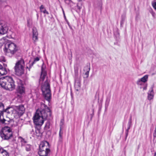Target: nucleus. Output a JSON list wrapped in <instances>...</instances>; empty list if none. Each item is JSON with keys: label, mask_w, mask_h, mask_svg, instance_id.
Returning <instances> with one entry per match:
<instances>
[{"label": "nucleus", "mask_w": 156, "mask_h": 156, "mask_svg": "<svg viewBox=\"0 0 156 156\" xmlns=\"http://www.w3.org/2000/svg\"><path fill=\"white\" fill-rule=\"evenodd\" d=\"M8 153L3 149L0 148V156H9Z\"/></svg>", "instance_id": "obj_17"}, {"label": "nucleus", "mask_w": 156, "mask_h": 156, "mask_svg": "<svg viewBox=\"0 0 156 156\" xmlns=\"http://www.w3.org/2000/svg\"><path fill=\"white\" fill-rule=\"evenodd\" d=\"M154 156H156V152L154 153Z\"/></svg>", "instance_id": "obj_40"}, {"label": "nucleus", "mask_w": 156, "mask_h": 156, "mask_svg": "<svg viewBox=\"0 0 156 156\" xmlns=\"http://www.w3.org/2000/svg\"><path fill=\"white\" fill-rule=\"evenodd\" d=\"M50 123L49 122H47L46 123L44 128L46 129H48L50 128Z\"/></svg>", "instance_id": "obj_28"}, {"label": "nucleus", "mask_w": 156, "mask_h": 156, "mask_svg": "<svg viewBox=\"0 0 156 156\" xmlns=\"http://www.w3.org/2000/svg\"><path fill=\"white\" fill-rule=\"evenodd\" d=\"M46 75V73L44 71H43L42 69V72L41 75V76L39 80L40 83H42V82L45 79V77Z\"/></svg>", "instance_id": "obj_16"}, {"label": "nucleus", "mask_w": 156, "mask_h": 156, "mask_svg": "<svg viewBox=\"0 0 156 156\" xmlns=\"http://www.w3.org/2000/svg\"><path fill=\"white\" fill-rule=\"evenodd\" d=\"M40 59L38 57H37L36 58H35L34 59V61L33 63V64H34L35 62L38 61Z\"/></svg>", "instance_id": "obj_35"}, {"label": "nucleus", "mask_w": 156, "mask_h": 156, "mask_svg": "<svg viewBox=\"0 0 156 156\" xmlns=\"http://www.w3.org/2000/svg\"><path fill=\"white\" fill-rule=\"evenodd\" d=\"M32 24V22L30 20H27V25L29 27H30Z\"/></svg>", "instance_id": "obj_30"}, {"label": "nucleus", "mask_w": 156, "mask_h": 156, "mask_svg": "<svg viewBox=\"0 0 156 156\" xmlns=\"http://www.w3.org/2000/svg\"><path fill=\"white\" fill-rule=\"evenodd\" d=\"M12 135L11 129L9 127L7 126L3 128L0 131V136L4 140H9L12 137Z\"/></svg>", "instance_id": "obj_5"}, {"label": "nucleus", "mask_w": 156, "mask_h": 156, "mask_svg": "<svg viewBox=\"0 0 156 156\" xmlns=\"http://www.w3.org/2000/svg\"><path fill=\"white\" fill-rule=\"evenodd\" d=\"M5 58L3 56H2L0 57V62H5Z\"/></svg>", "instance_id": "obj_33"}, {"label": "nucleus", "mask_w": 156, "mask_h": 156, "mask_svg": "<svg viewBox=\"0 0 156 156\" xmlns=\"http://www.w3.org/2000/svg\"><path fill=\"white\" fill-rule=\"evenodd\" d=\"M153 136L154 137H156V126H155V130L154 131V132L153 133Z\"/></svg>", "instance_id": "obj_36"}, {"label": "nucleus", "mask_w": 156, "mask_h": 156, "mask_svg": "<svg viewBox=\"0 0 156 156\" xmlns=\"http://www.w3.org/2000/svg\"><path fill=\"white\" fill-rule=\"evenodd\" d=\"M70 57H69V59H72V52H70Z\"/></svg>", "instance_id": "obj_37"}, {"label": "nucleus", "mask_w": 156, "mask_h": 156, "mask_svg": "<svg viewBox=\"0 0 156 156\" xmlns=\"http://www.w3.org/2000/svg\"><path fill=\"white\" fill-rule=\"evenodd\" d=\"M9 42L8 40L6 38L3 37L1 38L0 40V48L3 45H5V47L7 46Z\"/></svg>", "instance_id": "obj_13"}, {"label": "nucleus", "mask_w": 156, "mask_h": 156, "mask_svg": "<svg viewBox=\"0 0 156 156\" xmlns=\"http://www.w3.org/2000/svg\"><path fill=\"white\" fill-rule=\"evenodd\" d=\"M75 76H77L78 75L77 71H76V70H75Z\"/></svg>", "instance_id": "obj_38"}, {"label": "nucleus", "mask_w": 156, "mask_h": 156, "mask_svg": "<svg viewBox=\"0 0 156 156\" xmlns=\"http://www.w3.org/2000/svg\"><path fill=\"white\" fill-rule=\"evenodd\" d=\"M27 68H28V66H27Z\"/></svg>", "instance_id": "obj_43"}, {"label": "nucleus", "mask_w": 156, "mask_h": 156, "mask_svg": "<svg viewBox=\"0 0 156 156\" xmlns=\"http://www.w3.org/2000/svg\"><path fill=\"white\" fill-rule=\"evenodd\" d=\"M40 12L47 15L49 14V12L46 10L44 6L41 5L40 7Z\"/></svg>", "instance_id": "obj_19"}, {"label": "nucleus", "mask_w": 156, "mask_h": 156, "mask_svg": "<svg viewBox=\"0 0 156 156\" xmlns=\"http://www.w3.org/2000/svg\"><path fill=\"white\" fill-rule=\"evenodd\" d=\"M0 85L4 89L12 91L15 88L14 81L10 76H6L0 78Z\"/></svg>", "instance_id": "obj_2"}, {"label": "nucleus", "mask_w": 156, "mask_h": 156, "mask_svg": "<svg viewBox=\"0 0 156 156\" xmlns=\"http://www.w3.org/2000/svg\"><path fill=\"white\" fill-rule=\"evenodd\" d=\"M19 140H20L21 142L22 143V145H24V144L27 143L26 141H25L24 139L22 137H20L19 138Z\"/></svg>", "instance_id": "obj_25"}, {"label": "nucleus", "mask_w": 156, "mask_h": 156, "mask_svg": "<svg viewBox=\"0 0 156 156\" xmlns=\"http://www.w3.org/2000/svg\"><path fill=\"white\" fill-rule=\"evenodd\" d=\"M10 108L9 107H8L5 109H4V110H2V112H7L8 113H10V112L9 111V110Z\"/></svg>", "instance_id": "obj_31"}, {"label": "nucleus", "mask_w": 156, "mask_h": 156, "mask_svg": "<svg viewBox=\"0 0 156 156\" xmlns=\"http://www.w3.org/2000/svg\"><path fill=\"white\" fill-rule=\"evenodd\" d=\"M51 112L49 108L44 103H41L40 110H37L34 116V122L37 126H42L44 121L47 118L51 116Z\"/></svg>", "instance_id": "obj_1"}, {"label": "nucleus", "mask_w": 156, "mask_h": 156, "mask_svg": "<svg viewBox=\"0 0 156 156\" xmlns=\"http://www.w3.org/2000/svg\"><path fill=\"white\" fill-rule=\"evenodd\" d=\"M85 69H87L88 70L85 73V75H86V77L87 78L89 76V72L90 70V68L88 67V66L86 67Z\"/></svg>", "instance_id": "obj_27"}, {"label": "nucleus", "mask_w": 156, "mask_h": 156, "mask_svg": "<svg viewBox=\"0 0 156 156\" xmlns=\"http://www.w3.org/2000/svg\"><path fill=\"white\" fill-rule=\"evenodd\" d=\"M25 110L23 105H21L18 106H15L12 112V115L16 119L19 118L24 113Z\"/></svg>", "instance_id": "obj_7"}, {"label": "nucleus", "mask_w": 156, "mask_h": 156, "mask_svg": "<svg viewBox=\"0 0 156 156\" xmlns=\"http://www.w3.org/2000/svg\"><path fill=\"white\" fill-rule=\"evenodd\" d=\"M3 112L2 111H0V122L1 123H4L5 121H8V120H5L3 118Z\"/></svg>", "instance_id": "obj_20"}, {"label": "nucleus", "mask_w": 156, "mask_h": 156, "mask_svg": "<svg viewBox=\"0 0 156 156\" xmlns=\"http://www.w3.org/2000/svg\"><path fill=\"white\" fill-rule=\"evenodd\" d=\"M4 119L5 120H8V121H5V122L3 123H1L2 124H8L10 123H13L14 122V121L13 119H10L9 118H7L6 119Z\"/></svg>", "instance_id": "obj_21"}, {"label": "nucleus", "mask_w": 156, "mask_h": 156, "mask_svg": "<svg viewBox=\"0 0 156 156\" xmlns=\"http://www.w3.org/2000/svg\"><path fill=\"white\" fill-rule=\"evenodd\" d=\"M8 30L7 24L4 22H0V34H4L7 33Z\"/></svg>", "instance_id": "obj_11"}, {"label": "nucleus", "mask_w": 156, "mask_h": 156, "mask_svg": "<svg viewBox=\"0 0 156 156\" xmlns=\"http://www.w3.org/2000/svg\"><path fill=\"white\" fill-rule=\"evenodd\" d=\"M41 90L45 99L48 101H49L51 98V93L49 84L47 80L42 85Z\"/></svg>", "instance_id": "obj_4"}, {"label": "nucleus", "mask_w": 156, "mask_h": 156, "mask_svg": "<svg viewBox=\"0 0 156 156\" xmlns=\"http://www.w3.org/2000/svg\"><path fill=\"white\" fill-rule=\"evenodd\" d=\"M25 148L27 151H29L31 150V146L30 144H27L25 145Z\"/></svg>", "instance_id": "obj_24"}, {"label": "nucleus", "mask_w": 156, "mask_h": 156, "mask_svg": "<svg viewBox=\"0 0 156 156\" xmlns=\"http://www.w3.org/2000/svg\"><path fill=\"white\" fill-rule=\"evenodd\" d=\"M33 34H38L37 30V29L35 27H33L32 29Z\"/></svg>", "instance_id": "obj_26"}, {"label": "nucleus", "mask_w": 156, "mask_h": 156, "mask_svg": "<svg viewBox=\"0 0 156 156\" xmlns=\"http://www.w3.org/2000/svg\"><path fill=\"white\" fill-rule=\"evenodd\" d=\"M148 75H146L141 78L139 79L136 82L137 85L142 88L143 86L147 82L148 79Z\"/></svg>", "instance_id": "obj_10"}, {"label": "nucleus", "mask_w": 156, "mask_h": 156, "mask_svg": "<svg viewBox=\"0 0 156 156\" xmlns=\"http://www.w3.org/2000/svg\"><path fill=\"white\" fill-rule=\"evenodd\" d=\"M143 87H142V88L143 89V90H146L147 89V84H146L144 85L143 86Z\"/></svg>", "instance_id": "obj_34"}, {"label": "nucleus", "mask_w": 156, "mask_h": 156, "mask_svg": "<svg viewBox=\"0 0 156 156\" xmlns=\"http://www.w3.org/2000/svg\"><path fill=\"white\" fill-rule=\"evenodd\" d=\"M81 83L80 77H76L75 79V89L78 91L80 89Z\"/></svg>", "instance_id": "obj_12"}, {"label": "nucleus", "mask_w": 156, "mask_h": 156, "mask_svg": "<svg viewBox=\"0 0 156 156\" xmlns=\"http://www.w3.org/2000/svg\"><path fill=\"white\" fill-rule=\"evenodd\" d=\"M49 144L48 142L44 141L42 142L39 146V149L38 151L40 156H47L50 152L49 149Z\"/></svg>", "instance_id": "obj_3"}, {"label": "nucleus", "mask_w": 156, "mask_h": 156, "mask_svg": "<svg viewBox=\"0 0 156 156\" xmlns=\"http://www.w3.org/2000/svg\"><path fill=\"white\" fill-rule=\"evenodd\" d=\"M38 34H33L32 39L34 42H36L38 40Z\"/></svg>", "instance_id": "obj_22"}, {"label": "nucleus", "mask_w": 156, "mask_h": 156, "mask_svg": "<svg viewBox=\"0 0 156 156\" xmlns=\"http://www.w3.org/2000/svg\"><path fill=\"white\" fill-rule=\"evenodd\" d=\"M63 14H64V17H65L66 16H65V13H64V11H63Z\"/></svg>", "instance_id": "obj_41"}, {"label": "nucleus", "mask_w": 156, "mask_h": 156, "mask_svg": "<svg viewBox=\"0 0 156 156\" xmlns=\"http://www.w3.org/2000/svg\"><path fill=\"white\" fill-rule=\"evenodd\" d=\"M4 104L1 102H0V111H2L4 110Z\"/></svg>", "instance_id": "obj_29"}, {"label": "nucleus", "mask_w": 156, "mask_h": 156, "mask_svg": "<svg viewBox=\"0 0 156 156\" xmlns=\"http://www.w3.org/2000/svg\"><path fill=\"white\" fill-rule=\"evenodd\" d=\"M18 86L17 88V92L18 94L22 95L25 93V89L22 83V81L20 80H17Z\"/></svg>", "instance_id": "obj_9"}, {"label": "nucleus", "mask_w": 156, "mask_h": 156, "mask_svg": "<svg viewBox=\"0 0 156 156\" xmlns=\"http://www.w3.org/2000/svg\"><path fill=\"white\" fill-rule=\"evenodd\" d=\"M63 124V122L61 121L60 123V129L59 133V141H61L62 139V135L63 134V132L62 131V126Z\"/></svg>", "instance_id": "obj_14"}, {"label": "nucleus", "mask_w": 156, "mask_h": 156, "mask_svg": "<svg viewBox=\"0 0 156 156\" xmlns=\"http://www.w3.org/2000/svg\"><path fill=\"white\" fill-rule=\"evenodd\" d=\"M151 13L153 17L154 18H155V15H156L155 12H154V11L152 10L151 12Z\"/></svg>", "instance_id": "obj_32"}, {"label": "nucleus", "mask_w": 156, "mask_h": 156, "mask_svg": "<svg viewBox=\"0 0 156 156\" xmlns=\"http://www.w3.org/2000/svg\"><path fill=\"white\" fill-rule=\"evenodd\" d=\"M18 96H19L20 97L21 96H20V95H19V94H18Z\"/></svg>", "instance_id": "obj_42"}, {"label": "nucleus", "mask_w": 156, "mask_h": 156, "mask_svg": "<svg viewBox=\"0 0 156 156\" xmlns=\"http://www.w3.org/2000/svg\"><path fill=\"white\" fill-rule=\"evenodd\" d=\"M17 50L18 48L15 44L9 42L5 48L4 49V51L7 55L10 56L15 53Z\"/></svg>", "instance_id": "obj_6"}, {"label": "nucleus", "mask_w": 156, "mask_h": 156, "mask_svg": "<svg viewBox=\"0 0 156 156\" xmlns=\"http://www.w3.org/2000/svg\"><path fill=\"white\" fill-rule=\"evenodd\" d=\"M77 0V1H78V2H81L83 1H84L85 0Z\"/></svg>", "instance_id": "obj_39"}, {"label": "nucleus", "mask_w": 156, "mask_h": 156, "mask_svg": "<svg viewBox=\"0 0 156 156\" xmlns=\"http://www.w3.org/2000/svg\"><path fill=\"white\" fill-rule=\"evenodd\" d=\"M154 96V92L152 88L151 89V90H149L148 93L147 98L149 100L152 99Z\"/></svg>", "instance_id": "obj_15"}, {"label": "nucleus", "mask_w": 156, "mask_h": 156, "mask_svg": "<svg viewBox=\"0 0 156 156\" xmlns=\"http://www.w3.org/2000/svg\"><path fill=\"white\" fill-rule=\"evenodd\" d=\"M7 72L6 69L0 64V76L6 74Z\"/></svg>", "instance_id": "obj_18"}, {"label": "nucleus", "mask_w": 156, "mask_h": 156, "mask_svg": "<svg viewBox=\"0 0 156 156\" xmlns=\"http://www.w3.org/2000/svg\"><path fill=\"white\" fill-rule=\"evenodd\" d=\"M151 4L153 8L156 11V0H154L151 2Z\"/></svg>", "instance_id": "obj_23"}, {"label": "nucleus", "mask_w": 156, "mask_h": 156, "mask_svg": "<svg viewBox=\"0 0 156 156\" xmlns=\"http://www.w3.org/2000/svg\"><path fill=\"white\" fill-rule=\"evenodd\" d=\"M24 62L23 60H21L16 63L14 67L16 74L18 76H21L24 73Z\"/></svg>", "instance_id": "obj_8"}]
</instances>
